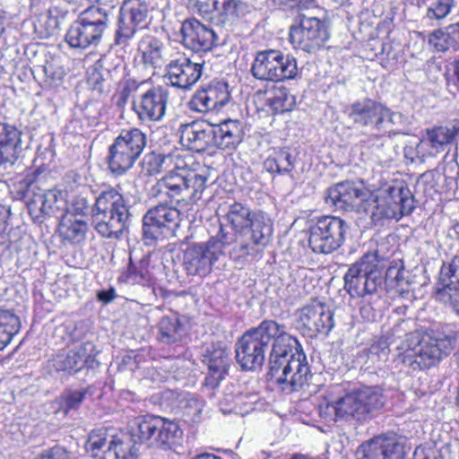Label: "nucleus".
<instances>
[{
  "label": "nucleus",
  "instance_id": "nucleus-1",
  "mask_svg": "<svg viewBox=\"0 0 459 459\" xmlns=\"http://www.w3.org/2000/svg\"><path fill=\"white\" fill-rule=\"evenodd\" d=\"M385 397L376 386H364L347 392L342 385L330 387L318 404V414L325 422L339 420H363L374 410L382 408Z\"/></svg>",
  "mask_w": 459,
  "mask_h": 459
},
{
  "label": "nucleus",
  "instance_id": "nucleus-2",
  "mask_svg": "<svg viewBox=\"0 0 459 459\" xmlns=\"http://www.w3.org/2000/svg\"><path fill=\"white\" fill-rule=\"evenodd\" d=\"M270 374L281 385L285 392L302 389L310 376L307 357L297 338L290 334V340L276 344L269 358Z\"/></svg>",
  "mask_w": 459,
  "mask_h": 459
},
{
  "label": "nucleus",
  "instance_id": "nucleus-3",
  "mask_svg": "<svg viewBox=\"0 0 459 459\" xmlns=\"http://www.w3.org/2000/svg\"><path fill=\"white\" fill-rule=\"evenodd\" d=\"M290 340L284 325L274 320H264L258 326L247 331L236 342V359L243 369L255 370L265 359L268 345L272 349L278 343Z\"/></svg>",
  "mask_w": 459,
  "mask_h": 459
},
{
  "label": "nucleus",
  "instance_id": "nucleus-4",
  "mask_svg": "<svg viewBox=\"0 0 459 459\" xmlns=\"http://www.w3.org/2000/svg\"><path fill=\"white\" fill-rule=\"evenodd\" d=\"M446 337L436 335L433 329L415 331L397 349L399 360L411 370H421L437 363L449 352Z\"/></svg>",
  "mask_w": 459,
  "mask_h": 459
},
{
  "label": "nucleus",
  "instance_id": "nucleus-5",
  "mask_svg": "<svg viewBox=\"0 0 459 459\" xmlns=\"http://www.w3.org/2000/svg\"><path fill=\"white\" fill-rule=\"evenodd\" d=\"M236 239L231 229L221 228L208 241L188 247L183 258L184 267L189 275L205 277L211 273L214 264L224 255V248Z\"/></svg>",
  "mask_w": 459,
  "mask_h": 459
},
{
  "label": "nucleus",
  "instance_id": "nucleus-6",
  "mask_svg": "<svg viewBox=\"0 0 459 459\" xmlns=\"http://www.w3.org/2000/svg\"><path fill=\"white\" fill-rule=\"evenodd\" d=\"M86 448L94 459H137L138 449L130 436L114 428L91 432Z\"/></svg>",
  "mask_w": 459,
  "mask_h": 459
},
{
  "label": "nucleus",
  "instance_id": "nucleus-7",
  "mask_svg": "<svg viewBox=\"0 0 459 459\" xmlns=\"http://www.w3.org/2000/svg\"><path fill=\"white\" fill-rule=\"evenodd\" d=\"M107 10L91 6L82 12L65 34V41L74 48L86 49L100 44L108 28Z\"/></svg>",
  "mask_w": 459,
  "mask_h": 459
},
{
  "label": "nucleus",
  "instance_id": "nucleus-8",
  "mask_svg": "<svg viewBox=\"0 0 459 459\" xmlns=\"http://www.w3.org/2000/svg\"><path fill=\"white\" fill-rule=\"evenodd\" d=\"M349 119L358 127L369 131H392V126L400 125L403 117L385 105L366 98L351 104L347 109Z\"/></svg>",
  "mask_w": 459,
  "mask_h": 459
},
{
  "label": "nucleus",
  "instance_id": "nucleus-9",
  "mask_svg": "<svg viewBox=\"0 0 459 459\" xmlns=\"http://www.w3.org/2000/svg\"><path fill=\"white\" fill-rule=\"evenodd\" d=\"M135 435L140 441L163 450L175 449L182 444L184 432L179 425L162 417H140L136 419Z\"/></svg>",
  "mask_w": 459,
  "mask_h": 459
},
{
  "label": "nucleus",
  "instance_id": "nucleus-10",
  "mask_svg": "<svg viewBox=\"0 0 459 459\" xmlns=\"http://www.w3.org/2000/svg\"><path fill=\"white\" fill-rule=\"evenodd\" d=\"M146 146V134L139 128L122 130L108 148V168L121 175L130 169Z\"/></svg>",
  "mask_w": 459,
  "mask_h": 459
},
{
  "label": "nucleus",
  "instance_id": "nucleus-11",
  "mask_svg": "<svg viewBox=\"0 0 459 459\" xmlns=\"http://www.w3.org/2000/svg\"><path fill=\"white\" fill-rule=\"evenodd\" d=\"M345 289L355 297L375 293L382 283L376 254H367L351 264L344 275Z\"/></svg>",
  "mask_w": 459,
  "mask_h": 459
},
{
  "label": "nucleus",
  "instance_id": "nucleus-12",
  "mask_svg": "<svg viewBox=\"0 0 459 459\" xmlns=\"http://www.w3.org/2000/svg\"><path fill=\"white\" fill-rule=\"evenodd\" d=\"M253 76L261 81L280 82L293 79L298 74L296 59L279 50H264L256 54L252 64Z\"/></svg>",
  "mask_w": 459,
  "mask_h": 459
},
{
  "label": "nucleus",
  "instance_id": "nucleus-13",
  "mask_svg": "<svg viewBox=\"0 0 459 459\" xmlns=\"http://www.w3.org/2000/svg\"><path fill=\"white\" fill-rule=\"evenodd\" d=\"M207 178L199 174H189L184 176L170 171L152 190V196L170 199L180 197L176 201H186V199L199 200L205 189Z\"/></svg>",
  "mask_w": 459,
  "mask_h": 459
},
{
  "label": "nucleus",
  "instance_id": "nucleus-14",
  "mask_svg": "<svg viewBox=\"0 0 459 459\" xmlns=\"http://www.w3.org/2000/svg\"><path fill=\"white\" fill-rule=\"evenodd\" d=\"M289 36L294 48L315 54L325 47L330 33L324 21L299 15L296 24L290 27Z\"/></svg>",
  "mask_w": 459,
  "mask_h": 459
},
{
  "label": "nucleus",
  "instance_id": "nucleus-15",
  "mask_svg": "<svg viewBox=\"0 0 459 459\" xmlns=\"http://www.w3.org/2000/svg\"><path fill=\"white\" fill-rule=\"evenodd\" d=\"M346 234L345 222L333 216H325L310 227L308 244L315 253L331 254L343 243Z\"/></svg>",
  "mask_w": 459,
  "mask_h": 459
},
{
  "label": "nucleus",
  "instance_id": "nucleus-16",
  "mask_svg": "<svg viewBox=\"0 0 459 459\" xmlns=\"http://www.w3.org/2000/svg\"><path fill=\"white\" fill-rule=\"evenodd\" d=\"M129 208L125 203H97L93 210L96 230L104 238H118L127 226Z\"/></svg>",
  "mask_w": 459,
  "mask_h": 459
},
{
  "label": "nucleus",
  "instance_id": "nucleus-17",
  "mask_svg": "<svg viewBox=\"0 0 459 459\" xmlns=\"http://www.w3.org/2000/svg\"><path fill=\"white\" fill-rule=\"evenodd\" d=\"M295 316L297 328L308 337L328 334L334 326L333 311L316 300L299 309Z\"/></svg>",
  "mask_w": 459,
  "mask_h": 459
},
{
  "label": "nucleus",
  "instance_id": "nucleus-18",
  "mask_svg": "<svg viewBox=\"0 0 459 459\" xmlns=\"http://www.w3.org/2000/svg\"><path fill=\"white\" fill-rule=\"evenodd\" d=\"M180 212L167 203H160L149 210L143 218V235L145 240L154 241L166 231H172L179 226Z\"/></svg>",
  "mask_w": 459,
  "mask_h": 459
},
{
  "label": "nucleus",
  "instance_id": "nucleus-19",
  "mask_svg": "<svg viewBox=\"0 0 459 459\" xmlns=\"http://www.w3.org/2000/svg\"><path fill=\"white\" fill-rule=\"evenodd\" d=\"M356 455L357 459H404V441L393 432L381 434L361 444Z\"/></svg>",
  "mask_w": 459,
  "mask_h": 459
},
{
  "label": "nucleus",
  "instance_id": "nucleus-20",
  "mask_svg": "<svg viewBox=\"0 0 459 459\" xmlns=\"http://www.w3.org/2000/svg\"><path fill=\"white\" fill-rule=\"evenodd\" d=\"M97 351L91 342H83L65 352H59L48 361V368L66 375H74L91 364Z\"/></svg>",
  "mask_w": 459,
  "mask_h": 459
},
{
  "label": "nucleus",
  "instance_id": "nucleus-21",
  "mask_svg": "<svg viewBox=\"0 0 459 459\" xmlns=\"http://www.w3.org/2000/svg\"><path fill=\"white\" fill-rule=\"evenodd\" d=\"M230 100L228 83L212 81L195 92L188 102V107L192 111L205 114L221 110Z\"/></svg>",
  "mask_w": 459,
  "mask_h": 459
},
{
  "label": "nucleus",
  "instance_id": "nucleus-22",
  "mask_svg": "<svg viewBox=\"0 0 459 459\" xmlns=\"http://www.w3.org/2000/svg\"><path fill=\"white\" fill-rule=\"evenodd\" d=\"M149 7L144 0H125L121 7L120 25L117 43L121 44L134 37L138 30L147 25Z\"/></svg>",
  "mask_w": 459,
  "mask_h": 459
},
{
  "label": "nucleus",
  "instance_id": "nucleus-23",
  "mask_svg": "<svg viewBox=\"0 0 459 459\" xmlns=\"http://www.w3.org/2000/svg\"><path fill=\"white\" fill-rule=\"evenodd\" d=\"M169 100L168 91L160 86L152 87L134 100L133 109L143 123L163 119Z\"/></svg>",
  "mask_w": 459,
  "mask_h": 459
},
{
  "label": "nucleus",
  "instance_id": "nucleus-24",
  "mask_svg": "<svg viewBox=\"0 0 459 459\" xmlns=\"http://www.w3.org/2000/svg\"><path fill=\"white\" fill-rule=\"evenodd\" d=\"M181 43L195 52L208 51L221 44L213 29L201 23L196 19L185 20L180 26Z\"/></svg>",
  "mask_w": 459,
  "mask_h": 459
},
{
  "label": "nucleus",
  "instance_id": "nucleus-25",
  "mask_svg": "<svg viewBox=\"0 0 459 459\" xmlns=\"http://www.w3.org/2000/svg\"><path fill=\"white\" fill-rule=\"evenodd\" d=\"M202 73V64L181 56L167 65L165 78L171 86L188 90L199 81Z\"/></svg>",
  "mask_w": 459,
  "mask_h": 459
},
{
  "label": "nucleus",
  "instance_id": "nucleus-26",
  "mask_svg": "<svg viewBox=\"0 0 459 459\" xmlns=\"http://www.w3.org/2000/svg\"><path fill=\"white\" fill-rule=\"evenodd\" d=\"M180 143L188 150L204 152L212 144V126L204 121H193L179 127Z\"/></svg>",
  "mask_w": 459,
  "mask_h": 459
},
{
  "label": "nucleus",
  "instance_id": "nucleus-27",
  "mask_svg": "<svg viewBox=\"0 0 459 459\" xmlns=\"http://www.w3.org/2000/svg\"><path fill=\"white\" fill-rule=\"evenodd\" d=\"M246 124L239 119H226L212 126V144L221 150L235 149L245 136Z\"/></svg>",
  "mask_w": 459,
  "mask_h": 459
},
{
  "label": "nucleus",
  "instance_id": "nucleus-28",
  "mask_svg": "<svg viewBox=\"0 0 459 459\" xmlns=\"http://www.w3.org/2000/svg\"><path fill=\"white\" fill-rule=\"evenodd\" d=\"M135 368H133V374L135 378L141 381H147L154 385L165 382L170 374L172 368L171 360L165 359L163 361L143 359V356L138 354L134 358Z\"/></svg>",
  "mask_w": 459,
  "mask_h": 459
},
{
  "label": "nucleus",
  "instance_id": "nucleus-29",
  "mask_svg": "<svg viewBox=\"0 0 459 459\" xmlns=\"http://www.w3.org/2000/svg\"><path fill=\"white\" fill-rule=\"evenodd\" d=\"M166 48L163 42L152 35L143 36L138 43V52L144 67L152 73L166 61Z\"/></svg>",
  "mask_w": 459,
  "mask_h": 459
},
{
  "label": "nucleus",
  "instance_id": "nucleus-30",
  "mask_svg": "<svg viewBox=\"0 0 459 459\" xmlns=\"http://www.w3.org/2000/svg\"><path fill=\"white\" fill-rule=\"evenodd\" d=\"M209 373L206 377L207 384L216 386L228 372L230 365L229 352L225 348H213L208 350L204 357Z\"/></svg>",
  "mask_w": 459,
  "mask_h": 459
},
{
  "label": "nucleus",
  "instance_id": "nucleus-31",
  "mask_svg": "<svg viewBox=\"0 0 459 459\" xmlns=\"http://www.w3.org/2000/svg\"><path fill=\"white\" fill-rule=\"evenodd\" d=\"M21 136L22 133L14 126L0 122V164L17 160Z\"/></svg>",
  "mask_w": 459,
  "mask_h": 459
},
{
  "label": "nucleus",
  "instance_id": "nucleus-32",
  "mask_svg": "<svg viewBox=\"0 0 459 459\" xmlns=\"http://www.w3.org/2000/svg\"><path fill=\"white\" fill-rule=\"evenodd\" d=\"M237 245L233 247L230 255L231 258L240 264L253 263L262 258L265 245L259 241L244 237L243 233L236 234Z\"/></svg>",
  "mask_w": 459,
  "mask_h": 459
},
{
  "label": "nucleus",
  "instance_id": "nucleus-33",
  "mask_svg": "<svg viewBox=\"0 0 459 459\" xmlns=\"http://www.w3.org/2000/svg\"><path fill=\"white\" fill-rule=\"evenodd\" d=\"M88 224L82 219H71V214H63L58 231L63 241L80 244L85 239Z\"/></svg>",
  "mask_w": 459,
  "mask_h": 459
},
{
  "label": "nucleus",
  "instance_id": "nucleus-34",
  "mask_svg": "<svg viewBox=\"0 0 459 459\" xmlns=\"http://www.w3.org/2000/svg\"><path fill=\"white\" fill-rule=\"evenodd\" d=\"M238 4L237 0H213L206 20L217 25L230 24L238 17Z\"/></svg>",
  "mask_w": 459,
  "mask_h": 459
},
{
  "label": "nucleus",
  "instance_id": "nucleus-35",
  "mask_svg": "<svg viewBox=\"0 0 459 459\" xmlns=\"http://www.w3.org/2000/svg\"><path fill=\"white\" fill-rule=\"evenodd\" d=\"M353 199L368 201L364 186L352 181H342L328 188L325 197V201H351Z\"/></svg>",
  "mask_w": 459,
  "mask_h": 459
},
{
  "label": "nucleus",
  "instance_id": "nucleus-36",
  "mask_svg": "<svg viewBox=\"0 0 459 459\" xmlns=\"http://www.w3.org/2000/svg\"><path fill=\"white\" fill-rule=\"evenodd\" d=\"M459 134V120H454L448 125L436 126L427 130L428 140L430 147L436 152L444 150V146L449 144Z\"/></svg>",
  "mask_w": 459,
  "mask_h": 459
},
{
  "label": "nucleus",
  "instance_id": "nucleus-37",
  "mask_svg": "<svg viewBox=\"0 0 459 459\" xmlns=\"http://www.w3.org/2000/svg\"><path fill=\"white\" fill-rule=\"evenodd\" d=\"M426 6L423 20L438 24L455 11L459 0H420Z\"/></svg>",
  "mask_w": 459,
  "mask_h": 459
},
{
  "label": "nucleus",
  "instance_id": "nucleus-38",
  "mask_svg": "<svg viewBox=\"0 0 459 459\" xmlns=\"http://www.w3.org/2000/svg\"><path fill=\"white\" fill-rule=\"evenodd\" d=\"M241 233L244 234V237H248L250 239L259 241L266 246L273 233L272 221L264 213H254L248 227Z\"/></svg>",
  "mask_w": 459,
  "mask_h": 459
},
{
  "label": "nucleus",
  "instance_id": "nucleus-39",
  "mask_svg": "<svg viewBox=\"0 0 459 459\" xmlns=\"http://www.w3.org/2000/svg\"><path fill=\"white\" fill-rule=\"evenodd\" d=\"M413 209L411 203H377L372 212V220L375 222L384 219L399 221L403 216L410 214Z\"/></svg>",
  "mask_w": 459,
  "mask_h": 459
},
{
  "label": "nucleus",
  "instance_id": "nucleus-40",
  "mask_svg": "<svg viewBox=\"0 0 459 459\" xmlns=\"http://www.w3.org/2000/svg\"><path fill=\"white\" fill-rule=\"evenodd\" d=\"M20 328V319L14 313L7 309H0V351L11 342Z\"/></svg>",
  "mask_w": 459,
  "mask_h": 459
},
{
  "label": "nucleus",
  "instance_id": "nucleus-41",
  "mask_svg": "<svg viewBox=\"0 0 459 459\" xmlns=\"http://www.w3.org/2000/svg\"><path fill=\"white\" fill-rule=\"evenodd\" d=\"M185 334L183 325L177 318L162 317L159 324V340L167 344L180 342Z\"/></svg>",
  "mask_w": 459,
  "mask_h": 459
},
{
  "label": "nucleus",
  "instance_id": "nucleus-42",
  "mask_svg": "<svg viewBox=\"0 0 459 459\" xmlns=\"http://www.w3.org/2000/svg\"><path fill=\"white\" fill-rule=\"evenodd\" d=\"M253 214L251 213L249 208L243 205L242 203H233L230 205V211L228 212V219L231 223V226H220V230L221 228L231 229L233 233L237 234V230H245L248 227L249 222L252 221Z\"/></svg>",
  "mask_w": 459,
  "mask_h": 459
},
{
  "label": "nucleus",
  "instance_id": "nucleus-43",
  "mask_svg": "<svg viewBox=\"0 0 459 459\" xmlns=\"http://www.w3.org/2000/svg\"><path fill=\"white\" fill-rule=\"evenodd\" d=\"M267 103L271 108L276 113H284L290 111L296 104L295 97L290 93L285 87H274Z\"/></svg>",
  "mask_w": 459,
  "mask_h": 459
},
{
  "label": "nucleus",
  "instance_id": "nucleus-44",
  "mask_svg": "<svg viewBox=\"0 0 459 459\" xmlns=\"http://www.w3.org/2000/svg\"><path fill=\"white\" fill-rule=\"evenodd\" d=\"M126 280L131 283L150 285L153 282V273L148 258H143L137 265L132 262L126 271Z\"/></svg>",
  "mask_w": 459,
  "mask_h": 459
},
{
  "label": "nucleus",
  "instance_id": "nucleus-45",
  "mask_svg": "<svg viewBox=\"0 0 459 459\" xmlns=\"http://www.w3.org/2000/svg\"><path fill=\"white\" fill-rule=\"evenodd\" d=\"M69 12L64 4H52L47 13L45 22V37L55 35L67 18Z\"/></svg>",
  "mask_w": 459,
  "mask_h": 459
},
{
  "label": "nucleus",
  "instance_id": "nucleus-46",
  "mask_svg": "<svg viewBox=\"0 0 459 459\" xmlns=\"http://www.w3.org/2000/svg\"><path fill=\"white\" fill-rule=\"evenodd\" d=\"M439 282L443 289L459 287V255H455L449 263L442 265Z\"/></svg>",
  "mask_w": 459,
  "mask_h": 459
},
{
  "label": "nucleus",
  "instance_id": "nucleus-47",
  "mask_svg": "<svg viewBox=\"0 0 459 459\" xmlns=\"http://www.w3.org/2000/svg\"><path fill=\"white\" fill-rule=\"evenodd\" d=\"M171 156H164L155 152H150L144 156L142 166L143 169L149 176L159 174L162 171L163 167L171 162Z\"/></svg>",
  "mask_w": 459,
  "mask_h": 459
},
{
  "label": "nucleus",
  "instance_id": "nucleus-48",
  "mask_svg": "<svg viewBox=\"0 0 459 459\" xmlns=\"http://www.w3.org/2000/svg\"><path fill=\"white\" fill-rule=\"evenodd\" d=\"M87 389L66 390L60 397L61 406L65 413L72 410H76L82 404L86 397Z\"/></svg>",
  "mask_w": 459,
  "mask_h": 459
},
{
  "label": "nucleus",
  "instance_id": "nucleus-49",
  "mask_svg": "<svg viewBox=\"0 0 459 459\" xmlns=\"http://www.w3.org/2000/svg\"><path fill=\"white\" fill-rule=\"evenodd\" d=\"M429 42L438 52H446L456 44L455 39L449 32H446L440 29L434 30L429 35Z\"/></svg>",
  "mask_w": 459,
  "mask_h": 459
},
{
  "label": "nucleus",
  "instance_id": "nucleus-50",
  "mask_svg": "<svg viewBox=\"0 0 459 459\" xmlns=\"http://www.w3.org/2000/svg\"><path fill=\"white\" fill-rule=\"evenodd\" d=\"M257 398L255 394H238L232 399H230L228 395L225 397V401L227 403H233L234 405L230 409V411H235L236 413H247L254 409V404L256 402Z\"/></svg>",
  "mask_w": 459,
  "mask_h": 459
},
{
  "label": "nucleus",
  "instance_id": "nucleus-51",
  "mask_svg": "<svg viewBox=\"0 0 459 459\" xmlns=\"http://www.w3.org/2000/svg\"><path fill=\"white\" fill-rule=\"evenodd\" d=\"M143 84V82H138L134 79L126 80L120 91L116 95V105L123 108L126 105L130 96L136 92Z\"/></svg>",
  "mask_w": 459,
  "mask_h": 459
},
{
  "label": "nucleus",
  "instance_id": "nucleus-52",
  "mask_svg": "<svg viewBox=\"0 0 459 459\" xmlns=\"http://www.w3.org/2000/svg\"><path fill=\"white\" fill-rule=\"evenodd\" d=\"M391 343L388 337L385 335L379 337L370 345L368 349L369 357L378 361H385L388 358L389 346Z\"/></svg>",
  "mask_w": 459,
  "mask_h": 459
},
{
  "label": "nucleus",
  "instance_id": "nucleus-53",
  "mask_svg": "<svg viewBox=\"0 0 459 459\" xmlns=\"http://www.w3.org/2000/svg\"><path fill=\"white\" fill-rule=\"evenodd\" d=\"M97 203L93 205H88L87 203H65V213L71 214V219H82L91 214L93 217V210Z\"/></svg>",
  "mask_w": 459,
  "mask_h": 459
},
{
  "label": "nucleus",
  "instance_id": "nucleus-54",
  "mask_svg": "<svg viewBox=\"0 0 459 459\" xmlns=\"http://www.w3.org/2000/svg\"><path fill=\"white\" fill-rule=\"evenodd\" d=\"M415 323L411 319H403L400 320L397 324H395L388 335H385L389 338L391 342H394L396 339H401L405 337L403 341H405L409 335L413 333L415 331L411 332L414 327Z\"/></svg>",
  "mask_w": 459,
  "mask_h": 459
},
{
  "label": "nucleus",
  "instance_id": "nucleus-55",
  "mask_svg": "<svg viewBox=\"0 0 459 459\" xmlns=\"http://www.w3.org/2000/svg\"><path fill=\"white\" fill-rule=\"evenodd\" d=\"M126 198L127 196L123 191L122 186L118 184L116 186H103L96 201H125Z\"/></svg>",
  "mask_w": 459,
  "mask_h": 459
},
{
  "label": "nucleus",
  "instance_id": "nucleus-56",
  "mask_svg": "<svg viewBox=\"0 0 459 459\" xmlns=\"http://www.w3.org/2000/svg\"><path fill=\"white\" fill-rule=\"evenodd\" d=\"M388 196L393 201H409L410 199L415 201L411 190L402 182L388 188Z\"/></svg>",
  "mask_w": 459,
  "mask_h": 459
},
{
  "label": "nucleus",
  "instance_id": "nucleus-57",
  "mask_svg": "<svg viewBox=\"0 0 459 459\" xmlns=\"http://www.w3.org/2000/svg\"><path fill=\"white\" fill-rule=\"evenodd\" d=\"M439 296L445 302H448L455 312L459 316V286L449 289H442Z\"/></svg>",
  "mask_w": 459,
  "mask_h": 459
},
{
  "label": "nucleus",
  "instance_id": "nucleus-58",
  "mask_svg": "<svg viewBox=\"0 0 459 459\" xmlns=\"http://www.w3.org/2000/svg\"><path fill=\"white\" fill-rule=\"evenodd\" d=\"M283 159L287 160L289 159L286 151L279 152L275 157H268L264 161V169L270 173L280 174V169H279L280 167L279 166L281 165V162L283 161Z\"/></svg>",
  "mask_w": 459,
  "mask_h": 459
},
{
  "label": "nucleus",
  "instance_id": "nucleus-59",
  "mask_svg": "<svg viewBox=\"0 0 459 459\" xmlns=\"http://www.w3.org/2000/svg\"><path fill=\"white\" fill-rule=\"evenodd\" d=\"M35 459H73L71 453L62 446H56L48 450H46Z\"/></svg>",
  "mask_w": 459,
  "mask_h": 459
},
{
  "label": "nucleus",
  "instance_id": "nucleus-60",
  "mask_svg": "<svg viewBox=\"0 0 459 459\" xmlns=\"http://www.w3.org/2000/svg\"><path fill=\"white\" fill-rule=\"evenodd\" d=\"M27 209L32 220L41 222L45 218L44 205L52 204V203H26Z\"/></svg>",
  "mask_w": 459,
  "mask_h": 459
},
{
  "label": "nucleus",
  "instance_id": "nucleus-61",
  "mask_svg": "<svg viewBox=\"0 0 459 459\" xmlns=\"http://www.w3.org/2000/svg\"><path fill=\"white\" fill-rule=\"evenodd\" d=\"M195 13L201 15L204 19H207L211 14V3L213 0H190Z\"/></svg>",
  "mask_w": 459,
  "mask_h": 459
},
{
  "label": "nucleus",
  "instance_id": "nucleus-62",
  "mask_svg": "<svg viewBox=\"0 0 459 459\" xmlns=\"http://www.w3.org/2000/svg\"><path fill=\"white\" fill-rule=\"evenodd\" d=\"M91 80L93 81L94 90L103 92L108 91L111 84L108 79L104 78V74L100 72H94L91 74Z\"/></svg>",
  "mask_w": 459,
  "mask_h": 459
},
{
  "label": "nucleus",
  "instance_id": "nucleus-63",
  "mask_svg": "<svg viewBox=\"0 0 459 459\" xmlns=\"http://www.w3.org/2000/svg\"><path fill=\"white\" fill-rule=\"evenodd\" d=\"M43 197V201L57 202L59 200H66L68 198V193L65 189L55 187L53 189H49L47 193H45Z\"/></svg>",
  "mask_w": 459,
  "mask_h": 459
},
{
  "label": "nucleus",
  "instance_id": "nucleus-64",
  "mask_svg": "<svg viewBox=\"0 0 459 459\" xmlns=\"http://www.w3.org/2000/svg\"><path fill=\"white\" fill-rule=\"evenodd\" d=\"M413 459H443V456L436 450L417 447L413 454Z\"/></svg>",
  "mask_w": 459,
  "mask_h": 459
}]
</instances>
